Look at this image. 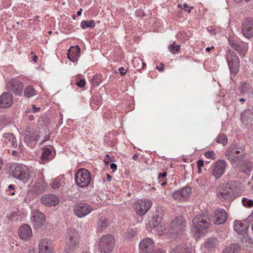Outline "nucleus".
Returning <instances> with one entry per match:
<instances>
[{
  "label": "nucleus",
  "instance_id": "20",
  "mask_svg": "<svg viewBox=\"0 0 253 253\" xmlns=\"http://www.w3.org/2000/svg\"><path fill=\"white\" fill-rule=\"evenodd\" d=\"M19 235L23 240L30 239L32 235V230L30 226L27 224L21 226L19 229Z\"/></svg>",
  "mask_w": 253,
  "mask_h": 253
},
{
  "label": "nucleus",
  "instance_id": "39",
  "mask_svg": "<svg viewBox=\"0 0 253 253\" xmlns=\"http://www.w3.org/2000/svg\"><path fill=\"white\" fill-rule=\"evenodd\" d=\"M216 142L218 143H221L223 145H225L227 143V136L224 134H220L216 139Z\"/></svg>",
  "mask_w": 253,
  "mask_h": 253
},
{
  "label": "nucleus",
  "instance_id": "19",
  "mask_svg": "<svg viewBox=\"0 0 253 253\" xmlns=\"http://www.w3.org/2000/svg\"><path fill=\"white\" fill-rule=\"evenodd\" d=\"M243 124L247 126H251L253 125V108L251 110H247L243 112L241 115Z\"/></svg>",
  "mask_w": 253,
  "mask_h": 253
},
{
  "label": "nucleus",
  "instance_id": "3",
  "mask_svg": "<svg viewBox=\"0 0 253 253\" xmlns=\"http://www.w3.org/2000/svg\"><path fill=\"white\" fill-rule=\"evenodd\" d=\"M239 149L242 151L244 150V148H242V147H239L237 144H234L231 146L225 154L227 159L234 163L242 160L244 157L243 153L239 156L236 155V154H239L241 153V151L239 150Z\"/></svg>",
  "mask_w": 253,
  "mask_h": 253
},
{
  "label": "nucleus",
  "instance_id": "60",
  "mask_svg": "<svg viewBox=\"0 0 253 253\" xmlns=\"http://www.w3.org/2000/svg\"><path fill=\"white\" fill-rule=\"evenodd\" d=\"M167 175H158V182H160V181L162 180V179H164L165 178V177L167 176Z\"/></svg>",
  "mask_w": 253,
  "mask_h": 253
},
{
  "label": "nucleus",
  "instance_id": "9",
  "mask_svg": "<svg viewBox=\"0 0 253 253\" xmlns=\"http://www.w3.org/2000/svg\"><path fill=\"white\" fill-rule=\"evenodd\" d=\"M217 196L219 199L223 201H232L234 200V197L232 196L231 192L227 189L224 183L221 184L217 188Z\"/></svg>",
  "mask_w": 253,
  "mask_h": 253
},
{
  "label": "nucleus",
  "instance_id": "31",
  "mask_svg": "<svg viewBox=\"0 0 253 253\" xmlns=\"http://www.w3.org/2000/svg\"><path fill=\"white\" fill-rule=\"evenodd\" d=\"M3 137L7 139L13 148H15L17 147L16 139L12 133H5L3 134Z\"/></svg>",
  "mask_w": 253,
  "mask_h": 253
},
{
  "label": "nucleus",
  "instance_id": "18",
  "mask_svg": "<svg viewBox=\"0 0 253 253\" xmlns=\"http://www.w3.org/2000/svg\"><path fill=\"white\" fill-rule=\"evenodd\" d=\"M13 96L9 92H4L0 96V108H6L11 106Z\"/></svg>",
  "mask_w": 253,
  "mask_h": 253
},
{
  "label": "nucleus",
  "instance_id": "7",
  "mask_svg": "<svg viewBox=\"0 0 253 253\" xmlns=\"http://www.w3.org/2000/svg\"><path fill=\"white\" fill-rule=\"evenodd\" d=\"M6 87L7 90L13 92L16 95H20L22 92L24 86L19 80L12 79L6 83Z\"/></svg>",
  "mask_w": 253,
  "mask_h": 253
},
{
  "label": "nucleus",
  "instance_id": "14",
  "mask_svg": "<svg viewBox=\"0 0 253 253\" xmlns=\"http://www.w3.org/2000/svg\"><path fill=\"white\" fill-rule=\"evenodd\" d=\"M152 205L150 200H140L135 205V210L139 215H144L150 209Z\"/></svg>",
  "mask_w": 253,
  "mask_h": 253
},
{
  "label": "nucleus",
  "instance_id": "47",
  "mask_svg": "<svg viewBox=\"0 0 253 253\" xmlns=\"http://www.w3.org/2000/svg\"><path fill=\"white\" fill-rule=\"evenodd\" d=\"M205 156L209 159L214 160L215 159V154L212 151L205 152Z\"/></svg>",
  "mask_w": 253,
  "mask_h": 253
},
{
  "label": "nucleus",
  "instance_id": "50",
  "mask_svg": "<svg viewBox=\"0 0 253 253\" xmlns=\"http://www.w3.org/2000/svg\"><path fill=\"white\" fill-rule=\"evenodd\" d=\"M75 174H90V172L85 169L81 168L78 169Z\"/></svg>",
  "mask_w": 253,
  "mask_h": 253
},
{
  "label": "nucleus",
  "instance_id": "46",
  "mask_svg": "<svg viewBox=\"0 0 253 253\" xmlns=\"http://www.w3.org/2000/svg\"><path fill=\"white\" fill-rule=\"evenodd\" d=\"M51 187L53 189H58L60 186V180L59 178H56L53 180L51 183Z\"/></svg>",
  "mask_w": 253,
  "mask_h": 253
},
{
  "label": "nucleus",
  "instance_id": "30",
  "mask_svg": "<svg viewBox=\"0 0 253 253\" xmlns=\"http://www.w3.org/2000/svg\"><path fill=\"white\" fill-rule=\"evenodd\" d=\"M108 225V222L104 217H101L97 222V232L101 233Z\"/></svg>",
  "mask_w": 253,
  "mask_h": 253
},
{
  "label": "nucleus",
  "instance_id": "49",
  "mask_svg": "<svg viewBox=\"0 0 253 253\" xmlns=\"http://www.w3.org/2000/svg\"><path fill=\"white\" fill-rule=\"evenodd\" d=\"M27 137H28V139H29V141H38L39 138H40V137L38 135H37V134H32V135H29L28 136L27 135H26L25 138H27Z\"/></svg>",
  "mask_w": 253,
  "mask_h": 253
},
{
  "label": "nucleus",
  "instance_id": "22",
  "mask_svg": "<svg viewBox=\"0 0 253 253\" xmlns=\"http://www.w3.org/2000/svg\"><path fill=\"white\" fill-rule=\"evenodd\" d=\"M75 179L78 186L84 187L89 184L91 175H75Z\"/></svg>",
  "mask_w": 253,
  "mask_h": 253
},
{
  "label": "nucleus",
  "instance_id": "34",
  "mask_svg": "<svg viewBox=\"0 0 253 253\" xmlns=\"http://www.w3.org/2000/svg\"><path fill=\"white\" fill-rule=\"evenodd\" d=\"M95 26V21L93 20H84L81 23V27L85 29L87 28H94Z\"/></svg>",
  "mask_w": 253,
  "mask_h": 253
},
{
  "label": "nucleus",
  "instance_id": "23",
  "mask_svg": "<svg viewBox=\"0 0 253 253\" xmlns=\"http://www.w3.org/2000/svg\"><path fill=\"white\" fill-rule=\"evenodd\" d=\"M226 187L231 192L234 199L237 197L240 193V190L237 185V183L233 181H230L225 184Z\"/></svg>",
  "mask_w": 253,
  "mask_h": 253
},
{
  "label": "nucleus",
  "instance_id": "8",
  "mask_svg": "<svg viewBox=\"0 0 253 253\" xmlns=\"http://www.w3.org/2000/svg\"><path fill=\"white\" fill-rule=\"evenodd\" d=\"M193 226L198 230H205L209 226V219L205 215H197L192 220Z\"/></svg>",
  "mask_w": 253,
  "mask_h": 253
},
{
  "label": "nucleus",
  "instance_id": "63",
  "mask_svg": "<svg viewBox=\"0 0 253 253\" xmlns=\"http://www.w3.org/2000/svg\"><path fill=\"white\" fill-rule=\"evenodd\" d=\"M154 253H165V252L163 250L159 249L155 251Z\"/></svg>",
  "mask_w": 253,
  "mask_h": 253
},
{
  "label": "nucleus",
  "instance_id": "56",
  "mask_svg": "<svg viewBox=\"0 0 253 253\" xmlns=\"http://www.w3.org/2000/svg\"><path fill=\"white\" fill-rule=\"evenodd\" d=\"M253 219V211L252 212V213L248 216L247 218L245 219L244 221L245 222L248 223L249 222L250 220Z\"/></svg>",
  "mask_w": 253,
  "mask_h": 253
},
{
  "label": "nucleus",
  "instance_id": "1",
  "mask_svg": "<svg viewBox=\"0 0 253 253\" xmlns=\"http://www.w3.org/2000/svg\"><path fill=\"white\" fill-rule=\"evenodd\" d=\"M79 235L75 230L71 229L68 231L67 237V245L65 247V253H71L79 247Z\"/></svg>",
  "mask_w": 253,
  "mask_h": 253
},
{
  "label": "nucleus",
  "instance_id": "62",
  "mask_svg": "<svg viewBox=\"0 0 253 253\" xmlns=\"http://www.w3.org/2000/svg\"><path fill=\"white\" fill-rule=\"evenodd\" d=\"M137 15L140 17H143L145 15V14L143 12L141 11L140 10L138 11L137 12Z\"/></svg>",
  "mask_w": 253,
  "mask_h": 253
},
{
  "label": "nucleus",
  "instance_id": "17",
  "mask_svg": "<svg viewBox=\"0 0 253 253\" xmlns=\"http://www.w3.org/2000/svg\"><path fill=\"white\" fill-rule=\"evenodd\" d=\"M170 227L177 232L182 231L185 227V222L183 217L179 216L174 217L171 222Z\"/></svg>",
  "mask_w": 253,
  "mask_h": 253
},
{
  "label": "nucleus",
  "instance_id": "12",
  "mask_svg": "<svg viewBox=\"0 0 253 253\" xmlns=\"http://www.w3.org/2000/svg\"><path fill=\"white\" fill-rule=\"evenodd\" d=\"M31 220L37 228L43 225L45 222V217L44 214L38 210H34L32 212Z\"/></svg>",
  "mask_w": 253,
  "mask_h": 253
},
{
  "label": "nucleus",
  "instance_id": "33",
  "mask_svg": "<svg viewBox=\"0 0 253 253\" xmlns=\"http://www.w3.org/2000/svg\"><path fill=\"white\" fill-rule=\"evenodd\" d=\"M239 248V246L238 244H231L224 250L223 253H238Z\"/></svg>",
  "mask_w": 253,
  "mask_h": 253
},
{
  "label": "nucleus",
  "instance_id": "2",
  "mask_svg": "<svg viewBox=\"0 0 253 253\" xmlns=\"http://www.w3.org/2000/svg\"><path fill=\"white\" fill-rule=\"evenodd\" d=\"M115 243L113 236L109 234L104 236L99 242V250L102 253H109L112 251Z\"/></svg>",
  "mask_w": 253,
  "mask_h": 253
},
{
  "label": "nucleus",
  "instance_id": "61",
  "mask_svg": "<svg viewBox=\"0 0 253 253\" xmlns=\"http://www.w3.org/2000/svg\"><path fill=\"white\" fill-rule=\"evenodd\" d=\"M117 166L116 164L115 163H112L111 165H110V168L113 169H117Z\"/></svg>",
  "mask_w": 253,
  "mask_h": 253
},
{
  "label": "nucleus",
  "instance_id": "13",
  "mask_svg": "<svg viewBox=\"0 0 253 253\" xmlns=\"http://www.w3.org/2000/svg\"><path fill=\"white\" fill-rule=\"evenodd\" d=\"M191 188L186 187L181 190L175 191L172 194V198L179 202L186 200L191 193Z\"/></svg>",
  "mask_w": 253,
  "mask_h": 253
},
{
  "label": "nucleus",
  "instance_id": "43",
  "mask_svg": "<svg viewBox=\"0 0 253 253\" xmlns=\"http://www.w3.org/2000/svg\"><path fill=\"white\" fill-rule=\"evenodd\" d=\"M161 211L162 210L161 208L158 209L154 213V217L156 219L157 222H160L162 219L163 214Z\"/></svg>",
  "mask_w": 253,
  "mask_h": 253
},
{
  "label": "nucleus",
  "instance_id": "21",
  "mask_svg": "<svg viewBox=\"0 0 253 253\" xmlns=\"http://www.w3.org/2000/svg\"><path fill=\"white\" fill-rule=\"evenodd\" d=\"M39 253H53L50 240L43 239L40 241L39 243Z\"/></svg>",
  "mask_w": 253,
  "mask_h": 253
},
{
  "label": "nucleus",
  "instance_id": "59",
  "mask_svg": "<svg viewBox=\"0 0 253 253\" xmlns=\"http://www.w3.org/2000/svg\"><path fill=\"white\" fill-rule=\"evenodd\" d=\"M32 108L33 112L35 113L39 112L40 110V108L37 107L35 105H33Z\"/></svg>",
  "mask_w": 253,
  "mask_h": 253
},
{
  "label": "nucleus",
  "instance_id": "27",
  "mask_svg": "<svg viewBox=\"0 0 253 253\" xmlns=\"http://www.w3.org/2000/svg\"><path fill=\"white\" fill-rule=\"evenodd\" d=\"M229 44L230 46L234 49L239 53L245 55V50L243 47V44L240 43H237L235 41L232 40L231 39H229Z\"/></svg>",
  "mask_w": 253,
  "mask_h": 253
},
{
  "label": "nucleus",
  "instance_id": "64",
  "mask_svg": "<svg viewBox=\"0 0 253 253\" xmlns=\"http://www.w3.org/2000/svg\"><path fill=\"white\" fill-rule=\"evenodd\" d=\"M38 57L37 55H34L32 57V60L34 62H37L38 60Z\"/></svg>",
  "mask_w": 253,
  "mask_h": 253
},
{
  "label": "nucleus",
  "instance_id": "4",
  "mask_svg": "<svg viewBox=\"0 0 253 253\" xmlns=\"http://www.w3.org/2000/svg\"><path fill=\"white\" fill-rule=\"evenodd\" d=\"M226 61L230 72L237 74L239 68L240 61L236 53L232 50H229L226 54Z\"/></svg>",
  "mask_w": 253,
  "mask_h": 253
},
{
  "label": "nucleus",
  "instance_id": "10",
  "mask_svg": "<svg viewBox=\"0 0 253 253\" xmlns=\"http://www.w3.org/2000/svg\"><path fill=\"white\" fill-rule=\"evenodd\" d=\"M211 219L215 224L219 225L224 223L227 219V213L223 209L215 211Z\"/></svg>",
  "mask_w": 253,
  "mask_h": 253
},
{
  "label": "nucleus",
  "instance_id": "35",
  "mask_svg": "<svg viewBox=\"0 0 253 253\" xmlns=\"http://www.w3.org/2000/svg\"><path fill=\"white\" fill-rule=\"evenodd\" d=\"M81 53V49L78 45L72 46L68 50L69 56L76 55V57L79 58Z\"/></svg>",
  "mask_w": 253,
  "mask_h": 253
},
{
  "label": "nucleus",
  "instance_id": "41",
  "mask_svg": "<svg viewBox=\"0 0 253 253\" xmlns=\"http://www.w3.org/2000/svg\"><path fill=\"white\" fill-rule=\"evenodd\" d=\"M175 42L173 44H171L169 46V49L172 54L177 53L180 50V45H174Z\"/></svg>",
  "mask_w": 253,
  "mask_h": 253
},
{
  "label": "nucleus",
  "instance_id": "6",
  "mask_svg": "<svg viewBox=\"0 0 253 253\" xmlns=\"http://www.w3.org/2000/svg\"><path fill=\"white\" fill-rule=\"evenodd\" d=\"M28 172L27 166L23 164L13 163L7 166L6 173L8 174H27Z\"/></svg>",
  "mask_w": 253,
  "mask_h": 253
},
{
  "label": "nucleus",
  "instance_id": "11",
  "mask_svg": "<svg viewBox=\"0 0 253 253\" xmlns=\"http://www.w3.org/2000/svg\"><path fill=\"white\" fill-rule=\"evenodd\" d=\"M242 32L243 35L247 38L250 39L253 37V19H246L242 24Z\"/></svg>",
  "mask_w": 253,
  "mask_h": 253
},
{
  "label": "nucleus",
  "instance_id": "36",
  "mask_svg": "<svg viewBox=\"0 0 253 253\" xmlns=\"http://www.w3.org/2000/svg\"><path fill=\"white\" fill-rule=\"evenodd\" d=\"M217 240L215 238H209L205 242V247L208 249H212L217 244Z\"/></svg>",
  "mask_w": 253,
  "mask_h": 253
},
{
  "label": "nucleus",
  "instance_id": "24",
  "mask_svg": "<svg viewBox=\"0 0 253 253\" xmlns=\"http://www.w3.org/2000/svg\"><path fill=\"white\" fill-rule=\"evenodd\" d=\"M226 167V162L224 160L218 161L213 168V174H223Z\"/></svg>",
  "mask_w": 253,
  "mask_h": 253
},
{
  "label": "nucleus",
  "instance_id": "58",
  "mask_svg": "<svg viewBox=\"0 0 253 253\" xmlns=\"http://www.w3.org/2000/svg\"><path fill=\"white\" fill-rule=\"evenodd\" d=\"M160 66H161V67H159L158 66H157V69L159 71H161V72L163 71H164V66H165L164 64H163V63H161V64H160Z\"/></svg>",
  "mask_w": 253,
  "mask_h": 253
},
{
  "label": "nucleus",
  "instance_id": "26",
  "mask_svg": "<svg viewBox=\"0 0 253 253\" xmlns=\"http://www.w3.org/2000/svg\"><path fill=\"white\" fill-rule=\"evenodd\" d=\"M46 185L43 179H40L35 184L34 191L37 194L42 193L46 190Z\"/></svg>",
  "mask_w": 253,
  "mask_h": 253
},
{
  "label": "nucleus",
  "instance_id": "32",
  "mask_svg": "<svg viewBox=\"0 0 253 253\" xmlns=\"http://www.w3.org/2000/svg\"><path fill=\"white\" fill-rule=\"evenodd\" d=\"M252 241L251 238L248 235H244L240 241V244L243 248L246 249L249 246H251Z\"/></svg>",
  "mask_w": 253,
  "mask_h": 253
},
{
  "label": "nucleus",
  "instance_id": "54",
  "mask_svg": "<svg viewBox=\"0 0 253 253\" xmlns=\"http://www.w3.org/2000/svg\"><path fill=\"white\" fill-rule=\"evenodd\" d=\"M119 71L122 76H124L126 73V70H125V68L123 67L119 68Z\"/></svg>",
  "mask_w": 253,
  "mask_h": 253
},
{
  "label": "nucleus",
  "instance_id": "5",
  "mask_svg": "<svg viewBox=\"0 0 253 253\" xmlns=\"http://www.w3.org/2000/svg\"><path fill=\"white\" fill-rule=\"evenodd\" d=\"M92 208L85 203H78L73 206V211L75 214L79 218H82L92 211Z\"/></svg>",
  "mask_w": 253,
  "mask_h": 253
},
{
  "label": "nucleus",
  "instance_id": "37",
  "mask_svg": "<svg viewBox=\"0 0 253 253\" xmlns=\"http://www.w3.org/2000/svg\"><path fill=\"white\" fill-rule=\"evenodd\" d=\"M51 151L47 147L44 148L41 157L42 161H46L51 158Z\"/></svg>",
  "mask_w": 253,
  "mask_h": 253
},
{
  "label": "nucleus",
  "instance_id": "38",
  "mask_svg": "<svg viewBox=\"0 0 253 253\" xmlns=\"http://www.w3.org/2000/svg\"><path fill=\"white\" fill-rule=\"evenodd\" d=\"M35 89L31 86H27L24 90V95L27 97H31L35 94Z\"/></svg>",
  "mask_w": 253,
  "mask_h": 253
},
{
  "label": "nucleus",
  "instance_id": "15",
  "mask_svg": "<svg viewBox=\"0 0 253 253\" xmlns=\"http://www.w3.org/2000/svg\"><path fill=\"white\" fill-rule=\"evenodd\" d=\"M154 243L152 239L145 238L139 243L140 253H150L154 248Z\"/></svg>",
  "mask_w": 253,
  "mask_h": 253
},
{
  "label": "nucleus",
  "instance_id": "40",
  "mask_svg": "<svg viewBox=\"0 0 253 253\" xmlns=\"http://www.w3.org/2000/svg\"><path fill=\"white\" fill-rule=\"evenodd\" d=\"M252 169V164L248 162H246L242 167V172L245 174L250 173Z\"/></svg>",
  "mask_w": 253,
  "mask_h": 253
},
{
  "label": "nucleus",
  "instance_id": "53",
  "mask_svg": "<svg viewBox=\"0 0 253 253\" xmlns=\"http://www.w3.org/2000/svg\"><path fill=\"white\" fill-rule=\"evenodd\" d=\"M76 55L74 56H69V54H68V58L69 59H70L71 61H72L73 62H75L78 61V57H76Z\"/></svg>",
  "mask_w": 253,
  "mask_h": 253
},
{
  "label": "nucleus",
  "instance_id": "44",
  "mask_svg": "<svg viewBox=\"0 0 253 253\" xmlns=\"http://www.w3.org/2000/svg\"><path fill=\"white\" fill-rule=\"evenodd\" d=\"M14 178L22 181L24 182H27L29 179V175H12Z\"/></svg>",
  "mask_w": 253,
  "mask_h": 253
},
{
  "label": "nucleus",
  "instance_id": "42",
  "mask_svg": "<svg viewBox=\"0 0 253 253\" xmlns=\"http://www.w3.org/2000/svg\"><path fill=\"white\" fill-rule=\"evenodd\" d=\"M102 81V76L100 75H96L91 80V83L94 86L98 85Z\"/></svg>",
  "mask_w": 253,
  "mask_h": 253
},
{
  "label": "nucleus",
  "instance_id": "25",
  "mask_svg": "<svg viewBox=\"0 0 253 253\" xmlns=\"http://www.w3.org/2000/svg\"><path fill=\"white\" fill-rule=\"evenodd\" d=\"M240 91L249 97L253 98V87L246 83H242L240 87Z\"/></svg>",
  "mask_w": 253,
  "mask_h": 253
},
{
  "label": "nucleus",
  "instance_id": "45",
  "mask_svg": "<svg viewBox=\"0 0 253 253\" xmlns=\"http://www.w3.org/2000/svg\"><path fill=\"white\" fill-rule=\"evenodd\" d=\"M243 204L244 206L248 207H251L253 206V200L248 199L247 198L244 197L242 199Z\"/></svg>",
  "mask_w": 253,
  "mask_h": 253
},
{
  "label": "nucleus",
  "instance_id": "52",
  "mask_svg": "<svg viewBox=\"0 0 253 253\" xmlns=\"http://www.w3.org/2000/svg\"><path fill=\"white\" fill-rule=\"evenodd\" d=\"M137 234V232L136 230H131L127 234V237L128 238H132L135 235H136Z\"/></svg>",
  "mask_w": 253,
  "mask_h": 253
},
{
  "label": "nucleus",
  "instance_id": "28",
  "mask_svg": "<svg viewBox=\"0 0 253 253\" xmlns=\"http://www.w3.org/2000/svg\"><path fill=\"white\" fill-rule=\"evenodd\" d=\"M234 230L240 234H244L248 229V226L244 223L236 221L234 223Z\"/></svg>",
  "mask_w": 253,
  "mask_h": 253
},
{
  "label": "nucleus",
  "instance_id": "16",
  "mask_svg": "<svg viewBox=\"0 0 253 253\" xmlns=\"http://www.w3.org/2000/svg\"><path fill=\"white\" fill-rule=\"evenodd\" d=\"M41 203L44 206L51 207L55 206L59 203V198L53 194H45L41 199Z\"/></svg>",
  "mask_w": 253,
  "mask_h": 253
},
{
  "label": "nucleus",
  "instance_id": "57",
  "mask_svg": "<svg viewBox=\"0 0 253 253\" xmlns=\"http://www.w3.org/2000/svg\"><path fill=\"white\" fill-rule=\"evenodd\" d=\"M208 31H209L210 32H211V35H216L215 30L214 28H213L212 27H209L208 28Z\"/></svg>",
  "mask_w": 253,
  "mask_h": 253
},
{
  "label": "nucleus",
  "instance_id": "29",
  "mask_svg": "<svg viewBox=\"0 0 253 253\" xmlns=\"http://www.w3.org/2000/svg\"><path fill=\"white\" fill-rule=\"evenodd\" d=\"M170 253H191L189 248L185 245H179L171 250Z\"/></svg>",
  "mask_w": 253,
  "mask_h": 253
},
{
  "label": "nucleus",
  "instance_id": "51",
  "mask_svg": "<svg viewBox=\"0 0 253 253\" xmlns=\"http://www.w3.org/2000/svg\"><path fill=\"white\" fill-rule=\"evenodd\" d=\"M77 85L80 87H83L85 85V81L84 79H81L79 82L77 83Z\"/></svg>",
  "mask_w": 253,
  "mask_h": 253
},
{
  "label": "nucleus",
  "instance_id": "48",
  "mask_svg": "<svg viewBox=\"0 0 253 253\" xmlns=\"http://www.w3.org/2000/svg\"><path fill=\"white\" fill-rule=\"evenodd\" d=\"M197 166L198 168V172L201 173L202 172V168L204 167V161L202 160H199L197 162Z\"/></svg>",
  "mask_w": 253,
  "mask_h": 253
},
{
  "label": "nucleus",
  "instance_id": "55",
  "mask_svg": "<svg viewBox=\"0 0 253 253\" xmlns=\"http://www.w3.org/2000/svg\"><path fill=\"white\" fill-rule=\"evenodd\" d=\"M188 7H189L188 5L186 3H184L183 4V9H184V10L187 11L189 13L191 11V9H193V7H191L189 9H188Z\"/></svg>",
  "mask_w": 253,
  "mask_h": 253
}]
</instances>
